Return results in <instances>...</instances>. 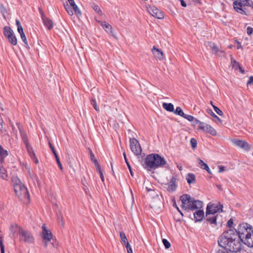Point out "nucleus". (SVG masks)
<instances>
[{
	"label": "nucleus",
	"mask_w": 253,
	"mask_h": 253,
	"mask_svg": "<svg viewBox=\"0 0 253 253\" xmlns=\"http://www.w3.org/2000/svg\"><path fill=\"white\" fill-rule=\"evenodd\" d=\"M3 34L8 42L13 45H16L17 44V38L14 35L13 31L8 26H5L3 28Z\"/></svg>",
	"instance_id": "423d86ee"
},
{
	"label": "nucleus",
	"mask_w": 253,
	"mask_h": 253,
	"mask_svg": "<svg viewBox=\"0 0 253 253\" xmlns=\"http://www.w3.org/2000/svg\"><path fill=\"white\" fill-rule=\"evenodd\" d=\"M98 22L101 25L106 32L113 37H115L112 26L106 21H99Z\"/></svg>",
	"instance_id": "4468645a"
},
{
	"label": "nucleus",
	"mask_w": 253,
	"mask_h": 253,
	"mask_svg": "<svg viewBox=\"0 0 253 253\" xmlns=\"http://www.w3.org/2000/svg\"><path fill=\"white\" fill-rule=\"evenodd\" d=\"M147 9L150 14L158 19H161L164 17L163 12L155 6L149 5L147 6Z\"/></svg>",
	"instance_id": "9d476101"
},
{
	"label": "nucleus",
	"mask_w": 253,
	"mask_h": 253,
	"mask_svg": "<svg viewBox=\"0 0 253 253\" xmlns=\"http://www.w3.org/2000/svg\"><path fill=\"white\" fill-rule=\"evenodd\" d=\"M188 184L194 183L195 182V175L193 173H189L186 178Z\"/></svg>",
	"instance_id": "7c9ffc66"
},
{
	"label": "nucleus",
	"mask_w": 253,
	"mask_h": 253,
	"mask_svg": "<svg viewBox=\"0 0 253 253\" xmlns=\"http://www.w3.org/2000/svg\"><path fill=\"white\" fill-rule=\"evenodd\" d=\"M192 207L190 210H194L201 209L203 207V202L198 200H195L194 198L191 204Z\"/></svg>",
	"instance_id": "aec40b11"
},
{
	"label": "nucleus",
	"mask_w": 253,
	"mask_h": 253,
	"mask_svg": "<svg viewBox=\"0 0 253 253\" xmlns=\"http://www.w3.org/2000/svg\"><path fill=\"white\" fill-rule=\"evenodd\" d=\"M12 182L16 195L18 197L24 198L27 200L28 203H30V194L27 188L22 183L20 179L17 176H14L12 178Z\"/></svg>",
	"instance_id": "20e7f679"
},
{
	"label": "nucleus",
	"mask_w": 253,
	"mask_h": 253,
	"mask_svg": "<svg viewBox=\"0 0 253 253\" xmlns=\"http://www.w3.org/2000/svg\"><path fill=\"white\" fill-rule=\"evenodd\" d=\"M238 233L240 242L242 241L249 247H253V228L249 224L246 223L240 224Z\"/></svg>",
	"instance_id": "f03ea898"
},
{
	"label": "nucleus",
	"mask_w": 253,
	"mask_h": 253,
	"mask_svg": "<svg viewBox=\"0 0 253 253\" xmlns=\"http://www.w3.org/2000/svg\"><path fill=\"white\" fill-rule=\"evenodd\" d=\"M198 162L200 167L201 169H205L209 173H211V170L207 164H206L200 159H198Z\"/></svg>",
	"instance_id": "a878e982"
},
{
	"label": "nucleus",
	"mask_w": 253,
	"mask_h": 253,
	"mask_svg": "<svg viewBox=\"0 0 253 253\" xmlns=\"http://www.w3.org/2000/svg\"><path fill=\"white\" fill-rule=\"evenodd\" d=\"M91 104H92V105L93 106L94 109L96 111H99V108L98 107V106L97 105L96 101L94 99H92L91 100Z\"/></svg>",
	"instance_id": "37998d69"
},
{
	"label": "nucleus",
	"mask_w": 253,
	"mask_h": 253,
	"mask_svg": "<svg viewBox=\"0 0 253 253\" xmlns=\"http://www.w3.org/2000/svg\"><path fill=\"white\" fill-rule=\"evenodd\" d=\"M100 177L102 182L104 181V177L102 172H99Z\"/></svg>",
	"instance_id": "052dcab7"
},
{
	"label": "nucleus",
	"mask_w": 253,
	"mask_h": 253,
	"mask_svg": "<svg viewBox=\"0 0 253 253\" xmlns=\"http://www.w3.org/2000/svg\"><path fill=\"white\" fill-rule=\"evenodd\" d=\"M21 136L23 139V141L25 144V147L27 149L28 152L29 153L30 156L32 155V148L30 143L28 142V138L27 137L26 134L24 132H21Z\"/></svg>",
	"instance_id": "dca6fc26"
},
{
	"label": "nucleus",
	"mask_w": 253,
	"mask_h": 253,
	"mask_svg": "<svg viewBox=\"0 0 253 253\" xmlns=\"http://www.w3.org/2000/svg\"><path fill=\"white\" fill-rule=\"evenodd\" d=\"M242 2L243 4V5H246V6H248L253 7V5H252V3H253V1H252L251 0H244Z\"/></svg>",
	"instance_id": "58836bf2"
},
{
	"label": "nucleus",
	"mask_w": 253,
	"mask_h": 253,
	"mask_svg": "<svg viewBox=\"0 0 253 253\" xmlns=\"http://www.w3.org/2000/svg\"><path fill=\"white\" fill-rule=\"evenodd\" d=\"M130 148L131 151L136 156H138L142 152V149L137 140L135 138H130Z\"/></svg>",
	"instance_id": "0eeeda50"
},
{
	"label": "nucleus",
	"mask_w": 253,
	"mask_h": 253,
	"mask_svg": "<svg viewBox=\"0 0 253 253\" xmlns=\"http://www.w3.org/2000/svg\"><path fill=\"white\" fill-rule=\"evenodd\" d=\"M96 167V169H97V171L98 172V173L102 172L101 169L100 165L99 166H98V167Z\"/></svg>",
	"instance_id": "69168bd1"
},
{
	"label": "nucleus",
	"mask_w": 253,
	"mask_h": 253,
	"mask_svg": "<svg viewBox=\"0 0 253 253\" xmlns=\"http://www.w3.org/2000/svg\"><path fill=\"white\" fill-rule=\"evenodd\" d=\"M202 125L201 127V129L203 131L209 133L212 136H215L217 134L215 129L212 127L211 125L204 123L201 124Z\"/></svg>",
	"instance_id": "ddd939ff"
},
{
	"label": "nucleus",
	"mask_w": 253,
	"mask_h": 253,
	"mask_svg": "<svg viewBox=\"0 0 253 253\" xmlns=\"http://www.w3.org/2000/svg\"><path fill=\"white\" fill-rule=\"evenodd\" d=\"M0 248L1 253H4V246L3 244V239L2 237H0Z\"/></svg>",
	"instance_id": "ea45409f"
},
{
	"label": "nucleus",
	"mask_w": 253,
	"mask_h": 253,
	"mask_svg": "<svg viewBox=\"0 0 253 253\" xmlns=\"http://www.w3.org/2000/svg\"><path fill=\"white\" fill-rule=\"evenodd\" d=\"M253 29L251 27H248L247 29V33L248 35H250L253 33Z\"/></svg>",
	"instance_id": "3c124183"
},
{
	"label": "nucleus",
	"mask_w": 253,
	"mask_h": 253,
	"mask_svg": "<svg viewBox=\"0 0 253 253\" xmlns=\"http://www.w3.org/2000/svg\"><path fill=\"white\" fill-rule=\"evenodd\" d=\"M19 233L22 237V240L25 242H30L31 241V237L29 233L22 228H19Z\"/></svg>",
	"instance_id": "6ab92c4d"
},
{
	"label": "nucleus",
	"mask_w": 253,
	"mask_h": 253,
	"mask_svg": "<svg viewBox=\"0 0 253 253\" xmlns=\"http://www.w3.org/2000/svg\"><path fill=\"white\" fill-rule=\"evenodd\" d=\"M127 253H133L132 249H129L127 250Z\"/></svg>",
	"instance_id": "774afa93"
},
{
	"label": "nucleus",
	"mask_w": 253,
	"mask_h": 253,
	"mask_svg": "<svg viewBox=\"0 0 253 253\" xmlns=\"http://www.w3.org/2000/svg\"><path fill=\"white\" fill-rule=\"evenodd\" d=\"M222 205L219 203H210L206 209V216L207 220L211 224H217V220L219 217L218 214L214 215L217 212L222 211Z\"/></svg>",
	"instance_id": "7ed1b4c3"
},
{
	"label": "nucleus",
	"mask_w": 253,
	"mask_h": 253,
	"mask_svg": "<svg viewBox=\"0 0 253 253\" xmlns=\"http://www.w3.org/2000/svg\"><path fill=\"white\" fill-rule=\"evenodd\" d=\"M193 199V198L187 194H184L181 196L180 200L182 202V208L186 210H190L192 207L191 204Z\"/></svg>",
	"instance_id": "1a4fd4ad"
},
{
	"label": "nucleus",
	"mask_w": 253,
	"mask_h": 253,
	"mask_svg": "<svg viewBox=\"0 0 253 253\" xmlns=\"http://www.w3.org/2000/svg\"><path fill=\"white\" fill-rule=\"evenodd\" d=\"M218 245L222 248L231 252L237 253L241 249L238 230L229 229L223 232L218 240Z\"/></svg>",
	"instance_id": "f257e3e1"
},
{
	"label": "nucleus",
	"mask_w": 253,
	"mask_h": 253,
	"mask_svg": "<svg viewBox=\"0 0 253 253\" xmlns=\"http://www.w3.org/2000/svg\"><path fill=\"white\" fill-rule=\"evenodd\" d=\"M190 144L193 149H195L197 147V140L194 138H191L190 140Z\"/></svg>",
	"instance_id": "e433bc0d"
},
{
	"label": "nucleus",
	"mask_w": 253,
	"mask_h": 253,
	"mask_svg": "<svg viewBox=\"0 0 253 253\" xmlns=\"http://www.w3.org/2000/svg\"><path fill=\"white\" fill-rule=\"evenodd\" d=\"M195 221H201L204 216V212L203 210H198L194 213Z\"/></svg>",
	"instance_id": "5701e85b"
},
{
	"label": "nucleus",
	"mask_w": 253,
	"mask_h": 253,
	"mask_svg": "<svg viewBox=\"0 0 253 253\" xmlns=\"http://www.w3.org/2000/svg\"><path fill=\"white\" fill-rule=\"evenodd\" d=\"M42 231L41 233L42 240L54 237L51 230L46 227L45 224L42 225Z\"/></svg>",
	"instance_id": "f8f14e48"
},
{
	"label": "nucleus",
	"mask_w": 253,
	"mask_h": 253,
	"mask_svg": "<svg viewBox=\"0 0 253 253\" xmlns=\"http://www.w3.org/2000/svg\"><path fill=\"white\" fill-rule=\"evenodd\" d=\"M219 172H222L225 170V167L223 166H218Z\"/></svg>",
	"instance_id": "6e6d98bb"
},
{
	"label": "nucleus",
	"mask_w": 253,
	"mask_h": 253,
	"mask_svg": "<svg viewBox=\"0 0 253 253\" xmlns=\"http://www.w3.org/2000/svg\"><path fill=\"white\" fill-rule=\"evenodd\" d=\"M2 164L0 163V177L3 179H6L7 178V171L2 166Z\"/></svg>",
	"instance_id": "cd10ccee"
},
{
	"label": "nucleus",
	"mask_w": 253,
	"mask_h": 253,
	"mask_svg": "<svg viewBox=\"0 0 253 253\" xmlns=\"http://www.w3.org/2000/svg\"><path fill=\"white\" fill-rule=\"evenodd\" d=\"M180 1V3H181V4L182 6L183 7H186V2L184 1V0H179Z\"/></svg>",
	"instance_id": "13d9d810"
},
{
	"label": "nucleus",
	"mask_w": 253,
	"mask_h": 253,
	"mask_svg": "<svg viewBox=\"0 0 253 253\" xmlns=\"http://www.w3.org/2000/svg\"><path fill=\"white\" fill-rule=\"evenodd\" d=\"M234 8L235 10L241 14H243L245 13L244 10L242 8L243 4L242 2H238L237 1H235L233 2Z\"/></svg>",
	"instance_id": "4be33fe9"
},
{
	"label": "nucleus",
	"mask_w": 253,
	"mask_h": 253,
	"mask_svg": "<svg viewBox=\"0 0 253 253\" xmlns=\"http://www.w3.org/2000/svg\"><path fill=\"white\" fill-rule=\"evenodd\" d=\"M193 122H194L193 125H196V124H199V128L200 129H201V126H202V125H201V124H204V123L203 122H200L199 120H197V119H195V120Z\"/></svg>",
	"instance_id": "a18cd8bd"
},
{
	"label": "nucleus",
	"mask_w": 253,
	"mask_h": 253,
	"mask_svg": "<svg viewBox=\"0 0 253 253\" xmlns=\"http://www.w3.org/2000/svg\"><path fill=\"white\" fill-rule=\"evenodd\" d=\"M233 223V221L231 219H230L227 222L228 226L230 227Z\"/></svg>",
	"instance_id": "680f3d73"
},
{
	"label": "nucleus",
	"mask_w": 253,
	"mask_h": 253,
	"mask_svg": "<svg viewBox=\"0 0 253 253\" xmlns=\"http://www.w3.org/2000/svg\"><path fill=\"white\" fill-rule=\"evenodd\" d=\"M19 228H21L18 226L17 225H11L10 226V231L13 234H14L18 230L19 231Z\"/></svg>",
	"instance_id": "f704fd0d"
},
{
	"label": "nucleus",
	"mask_w": 253,
	"mask_h": 253,
	"mask_svg": "<svg viewBox=\"0 0 253 253\" xmlns=\"http://www.w3.org/2000/svg\"><path fill=\"white\" fill-rule=\"evenodd\" d=\"M88 150L89 151V154H90V156L91 161L92 162V161L96 160V158H95L94 155L93 154L91 150L89 148H88Z\"/></svg>",
	"instance_id": "09e8293b"
},
{
	"label": "nucleus",
	"mask_w": 253,
	"mask_h": 253,
	"mask_svg": "<svg viewBox=\"0 0 253 253\" xmlns=\"http://www.w3.org/2000/svg\"><path fill=\"white\" fill-rule=\"evenodd\" d=\"M48 144H49V146L50 148H51L52 152L53 153L54 156H57V153H56L54 148L53 147V145H52V144L50 142H49Z\"/></svg>",
	"instance_id": "de8ad7c7"
},
{
	"label": "nucleus",
	"mask_w": 253,
	"mask_h": 253,
	"mask_svg": "<svg viewBox=\"0 0 253 253\" xmlns=\"http://www.w3.org/2000/svg\"><path fill=\"white\" fill-rule=\"evenodd\" d=\"M42 242L43 247L46 249L50 248L51 247L57 249L59 247V243L55 237L42 239Z\"/></svg>",
	"instance_id": "6e6552de"
},
{
	"label": "nucleus",
	"mask_w": 253,
	"mask_h": 253,
	"mask_svg": "<svg viewBox=\"0 0 253 253\" xmlns=\"http://www.w3.org/2000/svg\"><path fill=\"white\" fill-rule=\"evenodd\" d=\"M33 158H34V160H35L34 162L36 164H38L39 163V161H38L37 158L36 157V156H35V154L34 153H33Z\"/></svg>",
	"instance_id": "4d7b16f0"
},
{
	"label": "nucleus",
	"mask_w": 253,
	"mask_h": 253,
	"mask_svg": "<svg viewBox=\"0 0 253 253\" xmlns=\"http://www.w3.org/2000/svg\"><path fill=\"white\" fill-rule=\"evenodd\" d=\"M212 107H213L215 112L217 114H218L219 116H223V113L222 111L220 109H219L217 107H216V106H215L214 105H212Z\"/></svg>",
	"instance_id": "c9c22d12"
},
{
	"label": "nucleus",
	"mask_w": 253,
	"mask_h": 253,
	"mask_svg": "<svg viewBox=\"0 0 253 253\" xmlns=\"http://www.w3.org/2000/svg\"><path fill=\"white\" fill-rule=\"evenodd\" d=\"M55 159H56V162H57V164H58L60 169L61 170H62L63 168H62V165H61V164L60 163V160H59V158L58 155L55 156Z\"/></svg>",
	"instance_id": "49530a36"
},
{
	"label": "nucleus",
	"mask_w": 253,
	"mask_h": 253,
	"mask_svg": "<svg viewBox=\"0 0 253 253\" xmlns=\"http://www.w3.org/2000/svg\"><path fill=\"white\" fill-rule=\"evenodd\" d=\"M251 84H253V76H251L249 78V80L247 82L248 85Z\"/></svg>",
	"instance_id": "864d4df0"
},
{
	"label": "nucleus",
	"mask_w": 253,
	"mask_h": 253,
	"mask_svg": "<svg viewBox=\"0 0 253 253\" xmlns=\"http://www.w3.org/2000/svg\"><path fill=\"white\" fill-rule=\"evenodd\" d=\"M231 65L232 67L235 70L239 69L241 73H244V70L242 69L239 64L232 58L231 59Z\"/></svg>",
	"instance_id": "c756f323"
},
{
	"label": "nucleus",
	"mask_w": 253,
	"mask_h": 253,
	"mask_svg": "<svg viewBox=\"0 0 253 253\" xmlns=\"http://www.w3.org/2000/svg\"><path fill=\"white\" fill-rule=\"evenodd\" d=\"M183 118L189 122H193L195 120V118L193 116L187 114H185Z\"/></svg>",
	"instance_id": "a19ab883"
},
{
	"label": "nucleus",
	"mask_w": 253,
	"mask_h": 253,
	"mask_svg": "<svg viewBox=\"0 0 253 253\" xmlns=\"http://www.w3.org/2000/svg\"><path fill=\"white\" fill-rule=\"evenodd\" d=\"M39 10L41 13L42 19L43 20V22L45 25L49 30L52 29L53 27V23L51 20L46 18L44 16L42 12V11L41 8H39Z\"/></svg>",
	"instance_id": "a211bd4d"
},
{
	"label": "nucleus",
	"mask_w": 253,
	"mask_h": 253,
	"mask_svg": "<svg viewBox=\"0 0 253 253\" xmlns=\"http://www.w3.org/2000/svg\"><path fill=\"white\" fill-rule=\"evenodd\" d=\"M75 13L78 16H80L82 12L79 9L78 6L76 4L74 0H68Z\"/></svg>",
	"instance_id": "412c9836"
},
{
	"label": "nucleus",
	"mask_w": 253,
	"mask_h": 253,
	"mask_svg": "<svg viewBox=\"0 0 253 253\" xmlns=\"http://www.w3.org/2000/svg\"><path fill=\"white\" fill-rule=\"evenodd\" d=\"M177 179L175 177H172L170 181L168 184V187L167 190L169 192H173L176 188V182Z\"/></svg>",
	"instance_id": "f3484780"
},
{
	"label": "nucleus",
	"mask_w": 253,
	"mask_h": 253,
	"mask_svg": "<svg viewBox=\"0 0 253 253\" xmlns=\"http://www.w3.org/2000/svg\"><path fill=\"white\" fill-rule=\"evenodd\" d=\"M124 245H125V247H126V250L129 249H131V248L130 246V245H129V242L126 243V244H125Z\"/></svg>",
	"instance_id": "e2e57ef3"
},
{
	"label": "nucleus",
	"mask_w": 253,
	"mask_h": 253,
	"mask_svg": "<svg viewBox=\"0 0 253 253\" xmlns=\"http://www.w3.org/2000/svg\"><path fill=\"white\" fill-rule=\"evenodd\" d=\"M16 24L17 27V30L19 33L21 35L24 34L23 28L21 25L20 22L18 19L16 20Z\"/></svg>",
	"instance_id": "72a5a7b5"
},
{
	"label": "nucleus",
	"mask_w": 253,
	"mask_h": 253,
	"mask_svg": "<svg viewBox=\"0 0 253 253\" xmlns=\"http://www.w3.org/2000/svg\"><path fill=\"white\" fill-rule=\"evenodd\" d=\"M123 156H124V159H125V162H128L127 159V158H126V153H125V152H124V153H123Z\"/></svg>",
	"instance_id": "338daca9"
},
{
	"label": "nucleus",
	"mask_w": 253,
	"mask_h": 253,
	"mask_svg": "<svg viewBox=\"0 0 253 253\" xmlns=\"http://www.w3.org/2000/svg\"><path fill=\"white\" fill-rule=\"evenodd\" d=\"M20 36H21V38L22 41H23V42H24V43L26 45H27L28 46V48H29L30 47H29V46L28 45V42H27V39H26V37L25 36V34L24 33L23 34H21V35H20Z\"/></svg>",
	"instance_id": "c03bdc74"
},
{
	"label": "nucleus",
	"mask_w": 253,
	"mask_h": 253,
	"mask_svg": "<svg viewBox=\"0 0 253 253\" xmlns=\"http://www.w3.org/2000/svg\"><path fill=\"white\" fill-rule=\"evenodd\" d=\"M92 162L94 163L95 167H98V166L99 165V164L97 160H95L92 161Z\"/></svg>",
	"instance_id": "0e129e2a"
},
{
	"label": "nucleus",
	"mask_w": 253,
	"mask_h": 253,
	"mask_svg": "<svg viewBox=\"0 0 253 253\" xmlns=\"http://www.w3.org/2000/svg\"><path fill=\"white\" fill-rule=\"evenodd\" d=\"M8 154L7 151L4 149L0 145V163L2 164L4 162V158L7 156Z\"/></svg>",
	"instance_id": "b1692460"
},
{
	"label": "nucleus",
	"mask_w": 253,
	"mask_h": 253,
	"mask_svg": "<svg viewBox=\"0 0 253 253\" xmlns=\"http://www.w3.org/2000/svg\"><path fill=\"white\" fill-rule=\"evenodd\" d=\"M235 41L237 44V49H243V47L241 45V43L237 40H236Z\"/></svg>",
	"instance_id": "5fc2aeb1"
},
{
	"label": "nucleus",
	"mask_w": 253,
	"mask_h": 253,
	"mask_svg": "<svg viewBox=\"0 0 253 253\" xmlns=\"http://www.w3.org/2000/svg\"><path fill=\"white\" fill-rule=\"evenodd\" d=\"M92 7L93 9L97 13H98L100 15H102V11H101L100 7H99V6H98L97 5H96V4H93Z\"/></svg>",
	"instance_id": "4c0bfd02"
},
{
	"label": "nucleus",
	"mask_w": 253,
	"mask_h": 253,
	"mask_svg": "<svg viewBox=\"0 0 253 253\" xmlns=\"http://www.w3.org/2000/svg\"><path fill=\"white\" fill-rule=\"evenodd\" d=\"M162 242L166 249H169L170 248V244L167 239H163Z\"/></svg>",
	"instance_id": "79ce46f5"
},
{
	"label": "nucleus",
	"mask_w": 253,
	"mask_h": 253,
	"mask_svg": "<svg viewBox=\"0 0 253 253\" xmlns=\"http://www.w3.org/2000/svg\"><path fill=\"white\" fill-rule=\"evenodd\" d=\"M209 46L212 51V53L214 54H217L218 52H222L221 50L219 49L218 47L213 43L210 42Z\"/></svg>",
	"instance_id": "c85d7f7f"
},
{
	"label": "nucleus",
	"mask_w": 253,
	"mask_h": 253,
	"mask_svg": "<svg viewBox=\"0 0 253 253\" xmlns=\"http://www.w3.org/2000/svg\"><path fill=\"white\" fill-rule=\"evenodd\" d=\"M166 161L158 154L148 155L145 159L146 168L148 170L162 167L166 164Z\"/></svg>",
	"instance_id": "39448f33"
},
{
	"label": "nucleus",
	"mask_w": 253,
	"mask_h": 253,
	"mask_svg": "<svg viewBox=\"0 0 253 253\" xmlns=\"http://www.w3.org/2000/svg\"><path fill=\"white\" fill-rule=\"evenodd\" d=\"M126 165H127V166L129 169V172H130V173L131 174V175L132 176H133V172H132V169H131V167L128 163V162H126Z\"/></svg>",
	"instance_id": "603ef678"
},
{
	"label": "nucleus",
	"mask_w": 253,
	"mask_h": 253,
	"mask_svg": "<svg viewBox=\"0 0 253 253\" xmlns=\"http://www.w3.org/2000/svg\"><path fill=\"white\" fill-rule=\"evenodd\" d=\"M163 107L167 111L173 112L174 111V106L172 103H163Z\"/></svg>",
	"instance_id": "bb28decb"
},
{
	"label": "nucleus",
	"mask_w": 253,
	"mask_h": 253,
	"mask_svg": "<svg viewBox=\"0 0 253 253\" xmlns=\"http://www.w3.org/2000/svg\"><path fill=\"white\" fill-rule=\"evenodd\" d=\"M232 142L236 146L246 151H249L251 149V147L249 144L244 140L234 139L232 140Z\"/></svg>",
	"instance_id": "9b49d317"
},
{
	"label": "nucleus",
	"mask_w": 253,
	"mask_h": 253,
	"mask_svg": "<svg viewBox=\"0 0 253 253\" xmlns=\"http://www.w3.org/2000/svg\"><path fill=\"white\" fill-rule=\"evenodd\" d=\"M173 113L182 117H183L185 114L180 107H177L176 109L175 110H174Z\"/></svg>",
	"instance_id": "2f4dec72"
},
{
	"label": "nucleus",
	"mask_w": 253,
	"mask_h": 253,
	"mask_svg": "<svg viewBox=\"0 0 253 253\" xmlns=\"http://www.w3.org/2000/svg\"><path fill=\"white\" fill-rule=\"evenodd\" d=\"M120 238H121V242L123 244H125L128 243V240H127L125 234L123 232H120Z\"/></svg>",
	"instance_id": "473e14b6"
},
{
	"label": "nucleus",
	"mask_w": 253,
	"mask_h": 253,
	"mask_svg": "<svg viewBox=\"0 0 253 253\" xmlns=\"http://www.w3.org/2000/svg\"><path fill=\"white\" fill-rule=\"evenodd\" d=\"M66 11H67L68 13L70 15H73L74 14V12L71 8L69 7H65Z\"/></svg>",
	"instance_id": "8fccbe9b"
},
{
	"label": "nucleus",
	"mask_w": 253,
	"mask_h": 253,
	"mask_svg": "<svg viewBox=\"0 0 253 253\" xmlns=\"http://www.w3.org/2000/svg\"><path fill=\"white\" fill-rule=\"evenodd\" d=\"M207 113L211 115L213 118V121L215 123H216L217 125H221L222 121L221 120L216 116L211 109H207Z\"/></svg>",
	"instance_id": "393cba45"
},
{
	"label": "nucleus",
	"mask_w": 253,
	"mask_h": 253,
	"mask_svg": "<svg viewBox=\"0 0 253 253\" xmlns=\"http://www.w3.org/2000/svg\"><path fill=\"white\" fill-rule=\"evenodd\" d=\"M2 120L1 119L0 120V130L2 132L3 129V125H2Z\"/></svg>",
	"instance_id": "bf43d9fd"
},
{
	"label": "nucleus",
	"mask_w": 253,
	"mask_h": 253,
	"mask_svg": "<svg viewBox=\"0 0 253 253\" xmlns=\"http://www.w3.org/2000/svg\"><path fill=\"white\" fill-rule=\"evenodd\" d=\"M151 52L155 57L158 58L160 60H163L164 58V55L163 51L157 48L156 46H153L151 49Z\"/></svg>",
	"instance_id": "2eb2a0df"
}]
</instances>
